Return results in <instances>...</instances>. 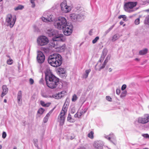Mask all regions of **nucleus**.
Returning <instances> with one entry per match:
<instances>
[{
	"label": "nucleus",
	"mask_w": 149,
	"mask_h": 149,
	"mask_svg": "<svg viewBox=\"0 0 149 149\" xmlns=\"http://www.w3.org/2000/svg\"><path fill=\"white\" fill-rule=\"evenodd\" d=\"M45 79L47 86L53 89L56 88L59 84V79L51 73L49 69H47L45 72Z\"/></svg>",
	"instance_id": "1"
},
{
	"label": "nucleus",
	"mask_w": 149,
	"mask_h": 149,
	"mask_svg": "<svg viewBox=\"0 0 149 149\" xmlns=\"http://www.w3.org/2000/svg\"><path fill=\"white\" fill-rule=\"evenodd\" d=\"M48 61L52 66L58 67L60 66L62 63V57L59 54H54L49 57Z\"/></svg>",
	"instance_id": "2"
},
{
	"label": "nucleus",
	"mask_w": 149,
	"mask_h": 149,
	"mask_svg": "<svg viewBox=\"0 0 149 149\" xmlns=\"http://www.w3.org/2000/svg\"><path fill=\"white\" fill-rule=\"evenodd\" d=\"M67 24L66 20L64 17H59L55 19L54 20V26L59 30L63 29Z\"/></svg>",
	"instance_id": "3"
},
{
	"label": "nucleus",
	"mask_w": 149,
	"mask_h": 149,
	"mask_svg": "<svg viewBox=\"0 0 149 149\" xmlns=\"http://www.w3.org/2000/svg\"><path fill=\"white\" fill-rule=\"evenodd\" d=\"M68 108L67 105L64 104L58 117V120L61 125L62 126L64 124L65 119V116L66 113Z\"/></svg>",
	"instance_id": "4"
},
{
	"label": "nucleus",
	"mask_w": 149,
	"mask_h": 149,
	"mask_svg": "<svg viewBox=\"0 0 149 149\" xmlns=\"http://www.w3.org/2000/svg\"><path fill=\"white\" fill-rule=\"evenodd\" d=\"M136 2H129L126 3L124 5V9L128 13H131L136 10V9L134 8L137 5Z\"/></svg>",
	"instance_id": "5"
},
{
	"label": "nucleus",
	"mask_w": 149,
	"mask_h": 149,
	"mask_svg": "<svg viewBox=\"0 0 149 149\" xmlns=\"http://www.w3.org/2000/svg\"><path fill=\"white\" fill-rule=\"evenodd\" d=\"M65 40L64 37L53 38L52 40L49 43V45L51 48H55V49L58 48L59 46L58 45V41L63 42Z\"/></svg>",
	"instance_id": "6"
},
{
	"label": "nucleus",
	"mask_w": 149,
	"mask_h": 149,
	"mask_svg": "<svg viewBox=\"0 0 149 149\" xmlns=\"http://www.w3.org/2000/svg\"><path fill=\"white\" fill-rule=\"evenodd\" d=\"M16 20L15 17H13L11 15L8 14L6 16V23L7 26L12 28L14 26Z\"/></svg>",
	"instance_id": "7"
},
{
	"label": "nucleus",
	"mask_w": 149,
	"mask_h": 149,
	"mask_svg": "<svg viewBox=\"0 0 149 149\" xmlns=\"http://www.w3.org/2000/svg\"><path fill=\"white\" fill-rule=\"evenodd\" d=\"M46 33L48 34L49 37L53 36V38L59 37V36H60V37H63V34H58L57 30L52 29H48Z\"/></svg>",
	"instance_id": "8"
},
{
	"label": "nucleus",
	"mask_w": 149,
	"mask_h": 149,
	"mask_svg": "<svg viewBox=\"0 0 149 149\" xmlns=\"http://www.w3.org/2000/svg\"><path fill=\"white\" fill-rule=\"evenodd\" d=\"M37 42L38 45L42 46L46 45L49 42V40L45 36H42L38 38Z\"/></svg>",
	"instance_id": "9"
},
{
	"label": "nucleus",
	"mask_w": 149,
	"mask_h": 149,
	"mask_svg": "<svg viewBox=\"0 0 149 149\" xmlns=\"http://www.w3.org/2000/svg\"><path fill=\"white\" fill-rule=\"evenodd\" d=\"M44 15L45 17H42L41 18L42 20L45 22H51L54 21L55 19H54V17L53 15L52 14L45 13L44 14Z\"/></svg>",
	"instance_id": "10"
},
{
	"label": "nucleus",
	"mask_w": 149,
	"mask_h": 149,
	"mask_svg": "<svg viewBox=\"0 0 149 149\" xmlns=\"http://www.w3.org/2000/svg\"><path fill=\"white\" fill-rule=\"evenodd\" d=\"M61 9L63 13H67L70 11L71 7L68 6L66 0H64L60 4Z\"/></svg>",
	"instance_id": "11"
},
{
	"label": "nucleus",
	"mask_w": 149,
	"mask_h": 149,
	"mask_svg": "<svg viewBox=\"0 0 149 149\" xmlns=\"http://www.w3.org/2000/svg\"><path fill=\"white\" fill-rule=\"evenodd\" d=\"M72 26L71 25H69L67 23L63 29L64 34L67 36L70 35L72 32Z\"/></svg>",
	"instance_id": "12"
},
{
	"label": "nucleus",
	"mask_w": 149,
	"mask_h": 149,
	"mask_svg": "<svg viewBox=\"0 0 149 149\" xmlns=\"http://www.w3.org/2000/svg\"><path fill=\"white\" fill-rule=\"evenodd\" d=\"M45 58L44 54L41 52L40 51L37 52V59L39 63H43L44 61Z\"/></svg>",
	"instance_id": "13"
},
{
	"label": "nucleus",
	"mask_w": 149,
	"mask_h": 149,
	"mask_svg": "<svg viewBox=\"0 0 149 149\" xmlns=\"http://www.w3.org/2000/svg\"><path fill=\"white\" fill-rule=\"evenodd\" d=\"M70 17L71 19L74 22L80 21L83 18V16H81L80 14L75 13L71 14Z\"/></svg>",
	"instance_id": "14"
},
{
	"label": "nucleus",
	"mask_w": 149,
	"mask_h": 149,
	"mask_svg": "<svg viewBox=\"0 0 149 149\" xmlns=\"http://www.w3.org/2000/svg\"><path fill=\"white\" fill-rule=\"evenodd\" d=\"M149 121V115L145 114L144 117H140L138 119L139 122L144 124L146 123Z\"/></svg>",
	"instance_id": "15"
},
{
	"label": "nucleus",
	"mask_w": 149,
	"mask_h": 149,
	"mask_svg": "<svg viewBox=\"0 0 149 149\" xmlns=\"http://www.w3.org/2000/svg\"><path fill=\"white\" fill-rule=\"evenodd\" d=\"M104 137L111 142L114 143V142L116 141V138L115 136L113 133L110 134L109 135H105Z\"/></svg>",
	"instance_id": "16"
},
{
	"label": "nucleus",
	"mask_w": 149,
	"mask_h": 149,
	"mask_svg": "<svg viewBox=\"0 0 149 149\" xmlns=\"http://www.w3.org/2000/svg\"><path fill=\"white\" fill-rule=\"evenodd\" d=\"M22 93L21 91H19L17 94V102L19 105H21L22 104Z\"/></svg>",
	"instance_id": "17"
},
{
	"label": "nucleus",
	"mask_w": 149,
	"mask_h": 149,
	"mask_svg": "<svg viewBox=\"0 0 149 149\" xmlns=\"http://www.w3.org/2000/svg\"><path fill=\"white\" fill-rule=\"evenodd\" d=\"M64 91H62L58 94H56L53 95V97L56 99H59L64 96Z\"/></svg>",
	"instance_id": "18"
},
{
	"label": "nucleus",
	"mask_w": 149,
	"mask_h": 149,
	"mask_svg": "<svg viewBox=\"0 0 149 149\" xmlns=\"http://www.w3.org/2000/svg\"><path fill=\"white\" fill-rule=\"evenodd\" d=\"M3 92L1 95V97H3L8 92V89L6 86L3 85L2 86Z\"/></svg>",
	"instance_id": "19"
},
{
	"label": "nucleus",
	"mask_w": 149,
	"mask_h": 149,
	"mask_svg": "<svg viewBox=\"0 0 149 149\" xmlns=\"http://www.w3.org/2000/svg\"><path fill=\"white\" fill-rule=\"evenodd\" d=\"M120 36L118 33L114 35L112 37L111 40L112 42H114L120 38Z\"/></svg>",
	"instance_id": "20"
},
{
	"label": "nucleus",
	"mask_w": 149,
	"mask_h": 149,
	"mask_svg": "<svg viewBox=\"0 0 149 149\" xmlns=\"http://www.w3.org/2000/svg\"><path fill=\"white\" fill-rule=\"evenodd\" d=\"M93 146L95 148L97 149H100L102 148V145L99 143V142L98 141L95 142Z\"/></svg>",
	"instance_id": "21"
},
{
	"label": "nucleus",
	"mask_w": 149,
	"mask_h": 149,
	"mask_svg": "<svg viewBox=\"0 0 149 149\" xmlns=\"http://www.w3.org/2000/svg\"><path fill=\"white\" fill-rule=\"evenodd\" d=\"M148 51V49L145 48L143 49L140 51L139 52V54L141 55H145L147 53Z\"/></svg>",
	"instance_id": "22"
},
{
	"label": "nucleus",
	"mask_w": 149,
	"mask_h": 149,
	"mask_svg": "<svg viewBox=\"0 0 149 149\" xmlns=\"http://www.w3.org/2000/svg\"><path fill=\"white\" fill-rule=\"evenodd\" d=\"M67 120L70 123H74L75 121V120L72 118L71 115L70 113L68 114Z\"/></svg>",
	"instance_id": "23"
},
{
	"label": "nucleus",
	"mask_w": 149,
	"mask_h": 149,
	"mask_svg": "<svg viewBox=\"0 0 149 149\" xmlns=\"http://www.w3.org/2000/svg\"><path fill=\"white\" fill-rule=\"evenodd\" d=\"M91 71V70L90 69L86 70L85 71L86 73L83 75V78L85 79L86 78L88 77V75Z\"/></svg>",
	"instance_id": "24"
},
{
	"label": "nucleus",
	"mask_w": 149,
	"mask_h": 149,
	"mask_svg": "<svg viewBox=\"0 0 149 149\" xmlns=\"http://www.w3.org/2000/svg\"><path fill=\"white\" fill-rule=\"evenodd\" d=\"M50 116V114H49V113H48L46 116H45V117H44V119H43V122L44 123H46L47 122L49 117Z\"/></svg>",
	"instance_id": "25"
},
{
	"label": "nucleus",
	"mask_w": 149,
	"mask_h": 149,
	"mask_svg": "<svg viewBox=\"0 0 149 149\" xmlns=\"http://www.w3.org/2000/svg\"><path fill=\"white\" fill-rule=\"evenodd\" d=\"M58 71L60 74H63L65 72V70L62 68H59L58 70Z\"/></svg>",
	"instance_id": "26"
},
{
	"label": "nucleus",
	"mask_w": 149,
	"mask_h": 149,
	"mask_svg": "<svg viewBox=\"0 0 149 149\" xmlns=\"http://www.w3.org/2000/svg\"><path fill=\"white\" fill-rule=\"evenodd\" d=\"M140 17H139V18H137L135 20L134 23L135 25H137L139 24L140 23Z\"/></svg>",
	"instance_id": "27"
},
{
	"label": "nucleus",
	"mask_w": 149,
	"mask_h": 149,
	"mask_svg": "<svg viewBox=\"0 0 149 149\" xmlns=\"http://www.w3.org/2000/svg\"><path fill=\"white\" fill-rule=\"evenodd\" d=\"M93 134L94 133L93 131H91L89 132L88 134V137L92 139L93 138Z\"/></svg>",
	"instance_id": "28"
},
{
	"label": "nucleus",
	"mask_w": 149,
	"mask_h": 149,
	"mask_svg": "<svg viewBox=\"0 0 149 149\" xmlns=\"http://www.w3.org/2000/svg\"><path fill=\"white\" fill-rule=\"evenodd\" d=\"M127 94V91H124L121 93L120 95V97L121 98H123L125 97Z\"/></svg>",
	"instance_id": "29"
},
{
	"label": "nucleus",
	"mask_w": 149,
	"mask_h": 149,
	"mask_svg": "<svg viewBox=\"0 0 149 149\" xmlns=\"http://www.w3.org/2000/svg\"><path fill=\"white\" fill-rule=\"evenodd\" d=\"M24 8V6H23L19 5L17 7L15 8V10H21Z\"/></svg>",
	"instance_id": "30"
},
{
	"label": "nucleus",
	"mask_w": 149,
	"mask_h": 149,
	"mask_svg": "<svg viewBox=\"0 0 149 149\" xmlns=\"http://www.w3.org/2000/svg\"><path fill=\"white\" fill-rule=\"evenodd\" d=\"M45 110L42 108H40L38 110V113L42 114L44 112Z\"/></svg>",
	"instance_id": "31"
},
{
	"label": "nucleus",
	"mask_w": 149,
	"mask_h": 149,
	"mask_svg": "<svg viewBox=\"0 0 149 149\" xmlns=\"http://www.w3.org/2000/svg\"><path fill=\"white\" fill-rule=\"evenodd\" d=\"M82 115L79 112H77L74 115V117L75 118H79L81 117Z\"/></svg>",
	"instance_id": "32"
},
{
	"label": "nucleus",
	"mask_w": 149,
	"mask_h": 149,
	"mask_svg": "<svg viewBox=\"0 0 149 149\" xmlns=\"http://www.w3.org/2000/svg\"><path fill=\"white\" fill-rule=\"evenodd\" d=\"M7 63L9 65H11L13 63V61L12 59L10 58L7 61Z\"/></svg>",
	"instance_id": "33"
},
{
	"label": "nucleus",
	"mask_w": 149,
	"mask_h": 149,
	"mask_svg": "<svg viewBox=\"0 0 149 149\" xmlns=\"http://www.w3.org/2000/svg\"><path fill=\"white\" fill-rule=\"evenodd\" d=\"M123 18V20L125 21L126 19V16L124 15H120L118 17L119 19Z\"/></svg>",
	"instance_id": "34"
},
{
	"label": "nucleus",
	"mask_w": 149,
	"mask_h": 149,
	"mask_svg": "<svg viewBox=\"0 0 149 149\" xmlns=\"http://www.w3.org/2000/svg\"><path fill=\"white\" fill-rule=\"evenodd\" d=\"M87 109H82L81 111H80L79 112L81 114V115L84 114L87 111Z\"/></svg>",
	"instance_id": "35"
},
{
	"label": "nucleus",
	"mask_w": 149,
	"mask_h": 149,
	"mask_svg": "<svg viewBox=\"0 0 149 149\" xmlns=\"http://www.w3.org/2000/svg\"><path fill=\"white\" fill-rule=\"evenodd\" d=\"M77 99V95L75 94L73 95L72 98V101L73 102L75 101Z\"/></svg>",
	"instance_id": "36"
},
{
	"label": "nucleus",
	"mask_w": 149,
	"mask_h": 149,
	"mask_svg": "<svg viewBox=\"0 0 149 149\" xmlns=\"http://www.w3.org/2000/svg\"><path fill=\"white\" fill-rule=\"evenodd\" d=\"M99 39V37L98 36L96 37L94 40H93L92 43L95 44L97 42V41Z\"/></svg>",
	"instance_id": "37"
},
{
	"label": "nucleus",
	"mask_w": 149,
	"mask_h": 149,
	"mask_svg": "<svg viewBox=\"0 0 149 149\" xmlns=\"http://www.w3.org/2000/svg\"><path fill=\"white\" fill-rule=\"evenodd\" d=\"M35 0H31V3L32 4L31 6L32 8H34L35 6V3H34V1Z\"/></svg>",
	"instance_id": "38"
},
{
	"label": "nucleus",
	"mask_w": 149,
	"mask_h": 149,
	"mask_svg": "<svg viewBox=\"0 0 149 149\" xmlns=\"http://www.w3.org/2000/svg\"><path fill=\"white\" fill-rule=\"evenodd\" d=\"M142 136L146 138H149V135L147 134H142Z\"/></svg>",
	"instance_id": "39"
},
{
	"label": "nucleus",
	"mask_w": 149,
	"mask_h": 149,
	"mask_svg": "<svg viewBox=\"0 0 149 149\" xmlns=\"http://www.w3.org/2000/svg\"><path fill=\"white\" fill-rule=\"evenodd\" d=\"M51 104V103L50 102H47L46 103H45L43 107H49L50 104Z\"/></svg>",
	"instance_id": "40"
},
{
	"label": "nucleus",
	"mask_w": 149,
	"mask_h": 149,
	"mask_svg": "<svg viewBox=\"0 0 149 149\" xmlns=\"http://www.w3.org/2000/svg\"><path fill=\"white\" fill-rule=\"evenodd\" d=\"M29 83L31 85L33 84L34 83V80L30 78L29 79Z\"/></svg>",
	"instance_id": "41"
},
{
	"label": "nucleus",
	"mask_w": 149,
	"mask_h": 149,
	"mask_svg": "<svg viewBox=\"0 0 149 149\" xmlns=\"http://www.w3.org/2000/svg\"><path fill=\"white\" fill-rule=\"evenodd\" d=\"M126 87V85L125 84H123L121 87V90H124Z\"/></svg>",
	"instance_id": "42"
},
{
	"label": "nucleus",
	"mask_w": 149,
	"mask_h": 149,
	"mask_svg": "<svg viewBox=\"0 0 149 149\" xmlns=\"http://www.w3.org/2000/svg\"><path fill=\"white\" fill-rule=\"evenodd\" d=\"M6 136V134L5 132H3L2 134V137L3 139H5Z\"/></svg>",
	"instance_id": "43"
},
{
	"label": "nucleus",
	"mask_w": 149,
	"mask_h": 149,
	"mask_svg": "<svg viewBox=\"0 0 149 149\" xmlns=\"http://www.w3.org/2000/svg\"><path fill=\"white\" fill-rule=\"evenodd\" d=\"M106 65L104 64L103 63L102 65V66H101L99 68V71H100L101 69L104 68L105 66Z\"/></svg>",
	"instance_id": "44"
},
{
	"label": "nucleus",
	"mask_w": 149,
	"mask_h": 149,
	"mask_svg": "<svg viewBox=\"0 0 149 149\" xmlns=\"http://www.w3.org/2000/svg\"><path fill=\"white\" fill-rule=\"evenodd\" d=\"M106 99L109 101H111V98L109 96H107L106 97Z\"/></svg>",
	"instance_id": "45"
},
{
	"label": "nucleus",
	"mask_w": 149,
	"mask_h": 149,
	"mask_svg": "<svg viewBox=\"0 0 149 149\" xmlns=\"http://www.w3.org/2000/svg\"><path fill=\"white\" fill-rule=\"evenodd\" d=\"M116 94L117 95H119L120 93V90L119 89H117L116 90Z\"/></svg>",
	"instance_id": "46"
},
{
	"label": "nucleus",
	"mask_w": 149,
	"mask_h": 149,
	"mask_svg": "<svg viewBox=\"0 0 149 149\" xmlns=\"http://www.w3.org/2000/svg\"><path fill=\"white\" fill-rule=\"evenodd\" d=\"M45 102L42 101H40V104L43 107H44V105L45 104Z\"/></svg>",
	"instance_id": "47"
},
{
	"label": "nucleus",
	"mask_w": 149,
	"mask_h": 149,
	"mask_svg": "<svg viewBox=\"0 0 149 149\" xmlns=\"http://www.w3.org/2000/svg\"><path fill=\"white\" fill-rule=\"evenodd\" d=\"M75 112V111L74 108H73L71 109V113L73 114Z\"/></svg>",
	"instance_id": "48"
},
{
	"label": "nucleus",
	"mask_w": 149,
	"mask_h": 149,
	"mask_svg": "<svg viewBox=\"0 0 149 149\" xmlns=\"http://www.w3.org/2000/svg\"><path fill=\"white\" fill-rule=\"evenodd\" d=\"M115 26V24L111 26L108 29L111 31Z\"/></svg>",
	"instance_id": "49"
},
{
	"label": "nucleus",
	"mask_w": 149,
	"mask_h": 149,
	"mask_svg": "<svg viewBox=\"0 0 149 149\" xmlns=\"http://www.w3.org/2000/svg\"><path fill=\"white\" fill-rule=\"evenodd\" d=\"M110 31L108 29L105 32V35L107 34L108 33H109Z\"/></svg>",
	"instance_id": "50"
},
{
	"label": "nucleus",
	"mask_w": 149,
	"mask_h": 149,
	"mask_svg": "<svg viewBox=\"0 0 149 149\" xmlns=\"http://www.w3.org/2000/svg\"><path fill=\"white\" fill-rule=\"evenodd\" d=\"M110 58V56H108L106 58V59H107V60H109Z\"/></svg>",
	"instance_id": "51"
},
{
	"label": "nucleus",
	"mask_w": 149,
	"mask_h": 149,
	"mask_svg": "<svg viewBox=\"0 0 149 149\" xmlns=\"http://www.w3.org/2000/svg\"><path fill=\"white\" fill-rule=\"evenodd\" d=\"M146 19L147 21L149 22V15L147 16L146 18Z\"/></svg>",
	"instance_id": "52"
},
{
	"label": "nucleus",
	"mask_w": 149,
	"mask_h": 149,
	"mask_svg": "<svg viewBox=\"0 0 149 149\" xmlns=\"http://www.w3.org/2000/svg\"><path fill=\"white\" fill-rule=\"evenodd\" d=\"M108 61L107 60V59H105L103 63L104 64L106 65V64H107V62Z\"/></svg>",
	"instance_id": "53"
},
{
	"label": "nucleus",
	"mask_w": 149,
	"mask_h": 149,
	"mask_svg": "<svg viewBox=\"0 0 149 149\" xmlns=\"http://www.w3.org/2000/svg\"><path fill=\"white\" fill-rule=\"evenodd\" d=\"M61 48H62L63 50H64L65 49V46H63L61 47Z\"/></svg>",
	"instance_id": "54"
},
{
	"label": "nucleus",
	"mask_w": 149,
	"mask_h": 149,
	"mask_svg": "<svg viewBox=\"0 0 149 149\" xmlns=\"http://www.w3.org/2000/svg\"><path fill=\"white\" fill-rule=\"evenodd\" d=\"M112 70V69L111 68H110L109 69V72H111Z\"/></svg>",
	"instance_id": "55"
},
{
	"label": "nucleus",
	"mask_w": 149,
	"mask_h": 149,
	"mask_svg": "<svg viewBox=\"0 0 149 149\" xmlns=\"http://www.w3.org/2000/svg\"><path fill=\"white\" fill-rule=\"evenodd\" d=\"M135 61H139L140 60V59L138 58H136L135 59Z\"/></svg>",
	"instance_id": "56"
},
{
	"label": "nucleus",
	"mask_w": 149,
	"mask_h": 149,
	"mask_svg": "<svg viewBox=\"0 0 149 149\" xmlns=\"http://www.w3.org/2000/svg\"><path fill=\"white\" fill-rule=\"evenodd\" d=\"M123 23V22H120V25H122Z\"/></svg>",
	"instance_id": "57"
},
{
	"label": "nucleus",
	"mask_w": 149,
	"mask_h": 149,
	"mask_svg": "<svg viewBox=\"0 0 149 149\" xmlns=\"http://www.w3.org/2000/svg\"><path fill=\"white\" fill-rule=\"evenodd\" d=\"M4 102H7V100L6 99H4Z\"/></svg>",
	"instance_id": "58"
},
{
	"label": "nucleus",
	"mask_w": 149,
	"mask_h": 149,
	"mask_svg": "<svg viewBox=\"0 0 149 149\" xmlns=\"http://www.w3.org/2000/svg\"><path fill=\"white\" fill-rule=\"evenodd\" d=\"M37 142V139H36L34 140V142L35 143Z\"/></svg>",
	"instance_id": "59"
},
{
	"label": "nucleus",
	"mask_w": 149,
	"mask_h": 149,
	"mask_svg": "<svg viewBox=\"0 0 149 149\" xmlns=\"http://www.w3.org/2000/svg\"><path fill=\"white\" fill-rule=\"evenodd\" d=\"M146 11L149 12V8L147 10H146Z\"/></svg>",
	"instance_id": "60"
},
{
	"label": "nucleus",
	"mask_w": 149,
	"mask_h": 149,
	"mask_svg": "<svg viewBox=\"0 0 149 149\" xmlns=\"http://www.w3.org/2000/svg\"><path fill=\"white\" fill-rule=\"evenodd\" d=\"M2 146L1 145H0V149H1V148H2Z\"/></svg>",
	"instance_id": "61"
},
{
	"label": "nucleus",
	"mask_w": 149,
	"mask_h": 149,
	"mask_svg": "<svg viewBox=\"0 0 149 149\" xmlns=\"http://www.w3.org/2000/svg\"><path fill=\"white\" fill-rule=\"evenodd\" d=\"M13 149H17V148L16 147H14L13 148Z\"/></svg>",
	"instance_id": "62"
},
{
	"label": "nucleus",
	"mask_w": 149,
	"mask_h": 149,
	"mask_svg": "<svg viewBox=\"0 0 149 149\" xmlns=\"http://www.w3.org/2000/svg\"><path fill=\"white\" fill-rule=\"evenodd\" d=\"M143 149H149L148 148H143Z\"/></svg>",
	"instance_id": "63"
},
{
	"label": "nucleus",
	"mask_w": 149,
	"mask_h": 149,
	"mask_svg": "<svg viewBox=\"0 0 149 149\" xmlns=\"http://www.w3.org/2000/svg\"><path fill=\"white\" fill-rule=\"evenodd\" d=\"M125 26V24H124L123 25V26Z\"/></svg>",
	"instance_id": "64"
}]
</instances>
